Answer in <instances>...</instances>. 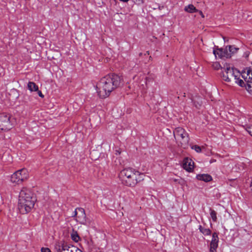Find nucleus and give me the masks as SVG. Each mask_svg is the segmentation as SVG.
I'll use <instances>...</instances> for the list:
<instances>
[{"label": "nucleus", "mask_w": 252, "mask_h": 252, "mask_svg": "<svg viewBox=\"0 0 252 252\" xmlns=\"http://www.w3.org/2000/svg\"><path fill=\"white\" fill-rule=\"evenodd\" d=\"M122 82L121 76L115 73L102 77L96 85L98 94L101 98L107 97L112 91L120 87Z\"/></svg>", "instance_id": "1"}, {"label": "nucleus", "mask_w": 252, "mask_h": 252, "mask_svg": "<svg viewBox=\"0 0 252 252\" xmlns=\"http://www.w3.org/2000/svg\"><path fill=\"white\" fill-rule=\"evenodd\" d=\"M145 175L132 168H126L121 170L119 177L124 185L129 187H134L138 183L144 180Z\"/></svg>", "instance_id": "2"}, {"label": "nucleus", "mask_w": 252, "mask_h": 252, "mask_svg": "<svg viewBox=\"0 0 252 252\" xmlns=\"http://www.w3.org/2000/svg\"><path fill=\"white\" fill-rule=\"evenodd\" d=\"M36 200L34 194L26 188H23L19 194L18 209L21 214L30 212Z\"/></svg>", "instance_id": "3"}, {"label": "nucleus", "mask_w": 252, "mask_h": 252, "mask_svg": "<svg viewBox=\"0 0 252 252\" xmlns=\"http://www.w3.org/2000/svg\"><path fill=\"white\" fill-rule=\"evenodd\" d=\"M174 136L179 146L186 149L189 145V134L182 127H178L174 130Z\"/></svg>", "instance_id": "4"}, {"label": "nucleus", "mask_w": 252, "mask_h": 252, "mask_svg": "<svg viewBox=\"0 0 252 252\" xmlns=\"http://www.w3.org/2000/svg\"><path fill=\"white\" fill-rule=\"evenodd\" d=\"M222 69L221 77L222 79L226 82H230L232 78L237 79L240 76V72L236 69L226 65L221 67Z\"/></svg>", "instance_id": "5"}, {"label": "nucleus", "mask_w": 252, "mask_h": 252, "mask_svg": "<svg viewBox=\"0 0 252 252\" xmlns=\"http://www.w3.org/2000/svg\"><path fill=\"white\" fill-rule=\"evenodd\" d=\"M29 177L28 170L23 168L16 171L11 176V181L12 183L20 184L27 180Z\"/></svg>", "instance_id": "6"}, {"label": "nucleus", "mask_w": 252, "mask_h": 252, "mask_svg": "<svg viewBox=\"0 0 252 252\" xmlns=\"http://www.w3.org/2000/svg\"><path fill=\"white\" fill-rule=\"evenodd\" d=\"M55 249L56 252H73L72 246L67 244L64 240H61L56 242L55 244Z\"/></svg>", "instance_id": "7"}, {"label": "nucleus", "mask_w": 252, "mask_h": 252, "mask_svg": "<svg viewBox=\"0 0 252 252\" xmlns=\"http://www.w3.org/2000/svg\"><path fill=\"white\" fill-rule=\"evenodd\" d=\"M10 116L5 113L0 114V131L8 130L11 128Z\"/></svg>", "instance_id": "8"}, {"label": "nucleus", "mask_w": 252, "mask_h": 252, "mask_svg": "<svg viewBox=\"0 0 252 252\" xmlns=\"http://www.w3.org/2000/svg\"><path fill=\"white\" fill-rule=\"evenodd\" d=\"M213 53L216 57L218 55L220 58H230V53H228L227 47H226L224 49L217 47L216 49H214Z\"/></svg>", "instance_id": "9"}, {"label": "nucleus", "mask_w": 252, "mask_h": 252, "mask_svg": "<svg viewBox=\"0 0 252 252\" xmlns=\"http://www.w3.org/2000/svg\"><path fill=\"white\" fill-rule=\"evenodd\" d=\"M247 83L251 82L252 79V69L251 67H246L240 73V76Z\"/></svg>", "instance_id": "10"}, {"label": "nucleus", "mask_w": 252, "mask_h": 252, "mask_svg": "<svg viewBox=\"0 0 252 252\" xmlns=\"http://www.w3.org/2000/svg\"><path fill=\"white\" fill-rule=\"evenodd\" d=\"M79 213L77 216V219H76L77 221L82 224H87L86 215L85 210L82 208H78Z\"/></svg>", "instance_id": "11"}, {"label": "nucleus", "mask_w": 252, "mask_h": 252, "mask_svg": "<svg viewBox=\"0 0 252 252\" xmlns=\"http://www.w3.org/2000/svg\"><path fill=\"white\" fill-rule=\"evenodd\" d=\"M219 238L217 233L214 232L212 234V238L210 244V248L217 249L218 247Z\"/></svg>", "instance_id": "12"}, {"label": "nucleus", "mask_w": 252, "mask_h": 252, "mask_svg": "<svg viewBox=\"0 0 252 252\" xmlns=\"http://www.w3.org/2000/svg\"><path fill=\"white\" fill-rule=\"evenodd\" d=\"M193 162L191 159L186 158L183 161V167L187 171H190L193 168Z\"/></svg>", "instance_id": "13"}, {"label": "nucleus", "mask_w": 252, "mask_h": 252, "mask_svg": "<svg viewBox=\"0 0 252 252\" xmlns=\"http://www.w3.org/2000/svg\"><path fill=\"white\" fill-rule=\"evenodd\" d=\"M196 178L198 180L203 181L206 182H209L212 180V177L209 174H198L197 175Z\"/></svg>", "instance_id": "14"}, {"label": "nucleus", "mask_w": 252, "mask_h": 252, "mask_svg": "<svg viewBox=\"0 0 252 252\" xmlns=\"http://www.w3.org/2000/svg\"><path fill=\"white\" fill-rule=\"evenodd\" d=\"M184 10L185 11L190 13H193L194 12H198V10L195 7L193 4H189L186 6L185 7Z\"/></svg>", "instance_id": "15"}, {"label": "nucleus", "mask_w": 252, "mask_h": 252, "mask_svg": "<svg viewBox=\"0 0 252 252\" xmlns=\"http://www.w3.org/2000/svg\"><path fill=\"white\" fill-rule=\"evenodd\" d=\"M28 88L31 92L37 91L38 89V86L33 82H29L28 83Z\"/></svg>", "instance_id": "16"}, {"label": "nucleus", "mask_w": 252, "mask_h": 252, "mask_svg": "<svg viewBox=\"0 0 252 252\" xmlns=\"http://www.w3.org/2000/svg\"><path fill=\"white\" fill-rule=\"evenodd\" d=\"M199 229L204 235H210L211 234V231L210 229L204 228L200 225L199 226Z\"/></svg>", "instance_id": "17"}, {"label": "nucleus", "mask_w": 252, "mask_h": 252, "mask_svg": "<svg viewBox=\"0 0 252 252\" xmlns=\"http://www.w3.org/2000/svg\"><path fill=\"white\" fill-rule=\"evenodd\" d=\"M71 239L75 242H78L80 240V238L76 231L73 230V232L71 234Z\"/></svg>", "instance_id": "18"}, {"label": "nucleus", "mask_w": 252, "mask_h": 252, "mask_svg": "<svg viewBox=\"0 0 252 252\" xmlns=\"http://www.w3.org/2000/svg\"><path fill=\"white\" fill-rule=\"evenodd\" d=\"M226 47H227L228 53H230V57H231L232 54H234L238 50H239V48L235 47L233 45H229Z\"/></svg>", "instance_id": "19"}, {"label": "nucleus", "mask_w": 252, "mask_h": 252, "mask_svg": "<svg viewBox=\"0 0 252 252\" xmlns=\"http://www.w3.org/2000/svg\"><path fill=\"white\" fill-rule=\"evenodd\" d=\"M248 132L252 136V124L246 123L243 126Z\"/></svg>", "instance_id": "20"}, {"label": "nucleus", "mask_w": 252, "mask_h": 252, "mask_svg": "<svg viewBox=\"0 0 252 252\" xmlns=\"http://www.w3.org/2000/svg\"><path fill=\"white\" fill-rule=\"evenodd\" d=\"M210 216H211V217L212 220L214 222L217 221V217L216 212L215 210L212 209L211 208H210Z\"/></svg>", "instance_id": "21"}, {"label": "nucleus", "mask_w": 252, "mask_h": 252, "mask_svg": "<svg viewBox=\"0 0 252 252\" xmlns=\"http://www.w3.org/2000/svg\"><path fill=\"white\" fill-rule=\"evenodd\" d=\"M235 80V83L238 84L241 87L245 86V82L242 80L240 79V77H237V79H234Z\"/></svg>", "instance_id": "22"}, {"label": "nucleus", "mask_w": 252, "mask_h": 252, "mask_svg": "<svg viewBox=\"0 0 252 252\" xmlns=\"http://www.w3.org/2000/svg\"><path fill=\"white\" fill-rule=\"evenodd\" d=\"M192 149H194L196 152L200 153L201 152V148L198 145H194L192 147Z\"/></svg>", "instance_id": "23"}, {"label": "nucleus", "mask_w": 252, "mask_h": 252, "mask_svg": "<svg viewBox=\"0 0 252 252\" xmlns=\"http://www.w3.org/2000/svg\"><path fill=\"white\" fill-rule=\"evenodd\" d=\"M144 0H132V1H133L135 3L137 4H142L144 2Z\"/></svg>", "instance_id": "24"}, {"label": "nucleus", "mask_w": 252, "mask_h": 252, "mask_svg": "<svg viewBox=\"0 0 252 252\" xmlns=\"http://www.w3.org/2000/svg\"><path fill=\"white\" fill-rule=\"evenodd\" d=\"M41 252H51V251L49 248H44V247H42L41 249Z\"/></svg>", "instance_id": "25"}, {"label": "nucleus", "mask_w": 252, "mask_h": 252, "mask_svg": "<svg viewBox=\"0 0 252 252\" xmlns=\"http://www.w3.org/2000/svg\"><path fill=\"white\" fill-rule=\"evenodd\" d=\"M72 249L73 250V252H83L81 250L73 246H72Z\"/></svg>", "instance_id": "26"}, {"label": "nucleus", "mask_w": 252, "mask_h": 252, "mask_svg": "<svg viewBox=\"0 0 252 252\" xmlns=\"http://www.w3.org/2000/svg\"><path fill=\"white\" fill-rule=\"evenodd\" d=\"M79 213V211L78 210V208H76L74 211V214L72 215V217H76L77 219V216Z\"/></svg>", "instance_id": "27"}, {"label": "nucleus", "mask_w": 252, "mask_h": 252, "mask_svg": "<svg viewBox=\"0 0 252 252\" xmlns=\"http://www.w3.org/2000/svg\"><path fill=\"white\" fill-rule=\"evenodd\" d=\"M214 67L216 69H219V68L220 67V65L219 63H216L215 64H214Z\"/></svg>", "instance_id": "28"}, {"label": "nucleus", "mask_w": 252, "mask_h": 252, "mask_svg": "<svg viewBox=\"0 0 252 252\" xmlns=\"http://www.w3.org/2000/svg\"><path fill=\"white\" fill-rule=\"evenodd\" d=\"M37 91V93H38V94L39 95V96L42 98L44 97V95L42 94V92L40 91H39L38 90Z\"/></svg>", "instance_id": "29"}, {"label": "nucleus", "mask_w": 252, "mask_h": 252, "mask_svg": "<svg viewBox=\"0 0 252 252\" xmlns=\"http://www.w3.org/2000/svg\"><path fill=\"white\" fill-rule=\"evenodd\" d=\"M121 150H120V149H119V150H115V154H116V155H120V154H121Z\"/></svg>", "instance_id": "30"}, {"label": "nucleus", "mask_w": 252, "mask_h": 252, "mask_svg": "<svg viewBox=\"0 0 252 252\" xmlns=\"http://www.w3.org/2000/svg\"><path fill=\"white\" fill-rule=\"evenodd\" d=\"M197 12L199 13V14L201 15V16L202 18H204V14H203V13H202V12L201 11L198 10Z\"/></svg>", "instance_id": "31"}, {"label": "nucleus", "mask_w": 252, "mask_h": 252, "mask_svg": "<svg viewBox=\"0 0 252 252\" xmlns=\"http://www.w3.org/2000/svg\"><path fill=\"white\" fill-rule=\"evenodd\" d=\"M209 252H217V249L210 248Z\"/></svg>", "instance_id": "32"}, {"label": "nucleus", "mask_w": 252, "mask_h": 252, "mask_svg": "<svg viewBox=\"0 0 252 252\" xmlns=\"http://www.w3.org/2000/svg\"><path fill=\"white\" fill-rule=\"evenodd\" d=\"M121 1L123 2H127L129 0H120Z\"/></svg>", "instance_id": "33"}, {"label": "nucleus", "mask_w": 252, "mask_h": 252, "mask_svg": "<svg viewBox=\"0 0 252 252\" xmlns=\"http://www.w3.org/2000/svg\"><path fill=\"white\" fill-rule=\"evenodd\" d=\"M118 16H119V13H116L114 15V17H118Z\"/></svg>", "instance_id": "34"}, {"label": "nucleus", "mask_w": 252, "mask_h": 252, "mask_svg": "<svg viewBox=\"0 0 252 252\" xmlns=\"http://www.w3.org/2000/svg\"><path fill=\"white\" fill-rule=\"evenodd\" d=\"M149 54H150L149 51H147V52H146V54H145V55H147H147H149Z\"/></svg>", "instance_id": "35"}, {"label": "nucleus", "mask_w": 252, "mask_h": 252, "mask_svg": "<svg viewBox=\"0 0 252 252\" xmlns=\"http://www.w3.org/2000/svg\"><path fill=\"white\" fill-rule=\"evenodd\" d=\"M247 86H248V89H249L251 87L250 85H249V84H247Z\"/></svg>", "instance_id": "36"}, {"label": "nucleus", "mask_w": 252, "mask_h": 252, "mask_svg": "<svg viewBox=\"0 0 252 252\" xmlns=\"http://www.w3.org/2000/svg\"><path fill=\"white\" fill-rule=\"evenodd\" d=\"M249 122H250V121H252V118H250V120H249Z\"/></svg>", "instance_id": "37"}, {"label": "nucleus", "mask_w": 252, "mask_h": 252, "mask_svg": "<svg viewBox=\"0 0 252 252\" xmlns=\"http://www.w3.org/2000/svg\"><path fill=\"white\" fill-rule=\"evenodd\" d=\"M152 58L151 56L150 57V60H152Z\"/></svg>", "instance_id": "38"}, {"label": "nucleus", "mask_w": 252, "mask_h": 252, "mask_svg": "<svg viewBox=\"0 0 252 252\" xmlns=\"http://www.w3.org/2000/svg\"><path fill=\"white\" fill-rule=\"evenodd\" d=\"M184 97H185V96H186V94H185V93H184Z\"/></svg>", "instance_id": "39"}, {"label": "nucleus", "mask_w": 252, "mask_h": 252, "mask_svg": "<svg viewBox=\"0 0 252 252\" xmlns=\"http://www.w3.org/2000/svg\"><path fill=\"white\" fill-rule=\"evenodd\" d=\"M195 107H197V105L196 104H194Z\"/></svg>", "instance_id": "40"}, {"label": "nucleus", "mask_w": 252, "mask_h": 252, "mask_svg": "<svg viewBox=\"0 0 252 252\" xmlns=\"http://www.w3.org/2000/svg\"><path fill=\"white\" fill-rule=\"evenodd\" d=\"M142 55V53H140L139 55L141 56Z\"/></svg>", "instance_id": "41"}]
</instances>
